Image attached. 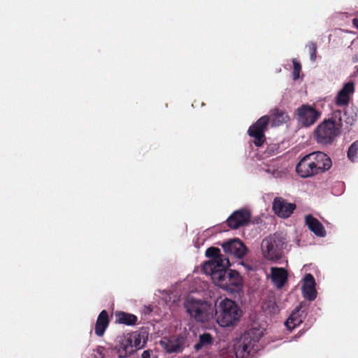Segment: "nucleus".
I'll return each mask as SVG.
<instances>
[{
  "label": "nucleus",
  "mask_w": 358,
  "mask_h": 358,
  "mask_svg": "<svg viewBox=\"0 0 358 358\" xmlns=\"http://www.w3.org/2000/svg\"><path fill=\"white\" fill-rule=\"evenodd\" d=\"M137 317L133 314L118 311L115 313V322L126 325H134L137 322Z\"/></svg>",
  "instance_id": "412c9836"
},
{
  "label": "nucleus",
  "mask_w": 358,
  "mask_h": 358,
  "mask_svg": "<svg viewBox=\"0 0 358 358\" xmlns=\"http://www.w3.org/2000/svg\"><path fill=\"white\" fill-rule=\"evenodd\" d=\"M184 306L190 316L198 322H209L216 315L215 306L201 299L188 296Z\"/></svg>",
  "instance_id": "20e7f679"
},
{
  "label": "nucleus",
  "mask_w": 358,
  "mask_h": 358,
  "mask_svg": "<svg viewBox=\"0 0 358 358\" xmlns=\"http://www.w3.org/2000/svg\"><path fill=\"white\" fill-rule=\"evenodd\" d=\"M287 272L283 268H271V280L278 289H281L287 280Z\"/></svg>",
  "instance_id": "f3484780"
},
{
  "label": "nucleus",
  "mask_w": 358,
  "mask_h": 358,
  "mask_svg": "<svg viewBox=\"0 0 358 358\" xmlns=\"http://www.w3.org/2000/svg\"><path fill=\"white\" fill-rule=\"evenodd\" d=\"M271 115L273 117L272 124L274 126H279L289 120L287 114L278 108L271 110Z\"/></svg>",
  "instance_id": "4be33fe9"
},
{
  "label": "nucleus",
  "mask_w": 358,
  "mask_h": 358,
  "mask_svg": "<svg viewBox=\"0 0 358 358\" xmlns=\"http://www.w3.org/2000/svg\"><path fill=\"white\" fill-rule=\"evenodd\" d=\"M331 166V158L327 154L314 152L301 159L296 166V172L302 178H310L324 173Z\"/></svg>",
  "instance_id": "7ed1b4c3"
},
{
  "label": "nucleus",
  "mask_w": 358,
  "mask_h": 358,
  "mask_svg": "<svg viewBox=\"0 0 358 358\" xmlns=\"http://www.w3.org/2000/svg\"><path fill=\"white\" fill-rule=\"evenodd\" d=\"M253 344L249 338L244 336L242 341L235 347V355L236 358H248L253 349Z\"/></svg>",
  "instance_id": "2eb2a0df"
},
{
  "label": "nucleus",
  "mask_w": 358,
  "mask_h": 358,
  "mask_svg": "<svg viewBox=\"0 0 358 358\" xmlns=\"http://www.w3.org/2000/svg\"><path fill=\"white\" fill-rule=\"evenodd\" d=\"M303 314L301 312L299 307L296 308L289 315L285 322V325L289 329H293L299 326L303 321Z\"/></svg>",
  "instance_id": "aec40b11"
},
{
  "label": "nucleus",
  "mask_w": 358,
  "mask_h": 358,
  "mask_svg": "<svg viewBox=\"0 0 358 358\" xmlns=\"http://www.w3.org/2000/svg\"><path fill=\"white\" fill-rule=\"evenodd\" d=\"M104 352H105L104 348L99 347L96 349V353L99 355V357H97V358H105Z\"/></svg>",
  "instance_id": "7c9ffc66"
},
{
  "label": "nucleus",
  "mask_w": 358,
  "mask_h": 358,
  "mask_svg": "<svg viewBox=\"0 0 358 358\" xmlns=\"http://www.w3.org/2000/svg\"><path fill=\"white\" fill-rule=\"evenodd\" d=\"M242 314V310L234 301L224 299L220 302L218 310H216V321L221 327H231L240 320Z\"/></svg>",
  "instance_id": "39448f33"
},
{
  "label": "nucleus",
  "mask_w": 358,
  "mask_h": 358,
  "mask_svg": "<svg viewBox=\"0 0 358 358\" xmlns=\"http://www.w3.org/2000/svg\"><path fill=\"white\" fill-rule=\"evenodd\" d=\"M316 282L314 276L306 273L301 280V291H316Z\"/></svg>",
  "instance_id": "b1692460"
},
{
  "label": "nucleus",
  "mask_w": 358,
  "mask_h": 358,
  "mask_svg": "<svg viewBox=\"0 0 358 358\" xmlns=\"http://www.w3.org/2000/svg\"><path fill=\"white\" fill-rule=\"evenodd\" d=\"M187 284V282H183V284H182V286H183L182 289H185V285H186Z\"/></svg>",
  "instance_id": "c9c22d12"
},
{
  "label": "nucleus",
  "mask_w": 358,
  "mask_h": 358,
  "mask_svg": "<svg viewBox=\"0 0 358 358\" xmlns=\"http://www.w3.org/2000/svg\"><path fill=\"white\" fill-rule=\"evenodd\" d=\"M343 115L347 116L346 120H345L347 124L352 125L356 121L357 114H354L350 116L348 112L346 111L344 113Z\"/></svg>",
  "instance_id": "c85d7f7f"
},
{
  "label": "nucleus",
  "mask_w": 358,
  "mask_h": 358,
  "mask_svg": "<svg viewBox=\"0 0 358 358\" xmlns=\"http://www.w3.org/2000/svg\"><path fill=\"white\" fill-rule=\"evenodd\" d=\"M205 255L210 259L203 263L202 271L210 275L215 285L225 291H241V276L237 271L228 269L231 265L229 259L221 254L218 248H208Z\"/></svg>",
  "instance_id": "f257e3e1"
},
{
  "label": "nucleus",
  "mask_w": 358,
  "mask_h": 358,
  "mask_svg": "<svg viewBox=\"0 0 358 358\" xmlns=\"http://www.w3.org/2000/svg\"><path fill=\"white\" fill-rule=\"evenodd\" d=\"M117 348L120 357H125L126 356L134 353L133 347L132 345H130L126 334L119 336L117 338Z\"/></svg>",
  "instance_id": "6ab92c4d"
},
{
  "label": "nucleus",
  "mask_w": 358,
  "mask_h": 358,
  "mask_svg": "<svg viewBox=\"0 0 358 358\" xmlns=\"http://www.w3.org/2000/svg\"><path fill=\"white\" fill-rule=\"evenodd\" d=\"M159 344L167 352H178L182 350L185 344V338L182 336H173L164 337Z\"/></svg>",
  "instance_id": "f8f14e48"
},
{
  "label": "nucleus",
  "mask_w": 358,
  "mask_h": 358,
  "mask_svg": "<svg viewBox=\"0 0 358 358\" xmlns=\"http://www.w3.org/2000/svg\"><path fill=\"white\" fill-rule=\"evenodd\" d=\"M296 115L299 122L303 127H309L318 120L321 115V112L310 105L303 104L297 108Z\"/></svg>",
  "instance_id": "6e6552de"
},
{
  "label": "nucleus",
  "mask_w": 358,
  "mask_h": 358,
  "mask_svg": "<svg viewBox=\"0 0 358 358\" xmlns=\"http://www.w3.org/2000/svg\"><path fill=\"white\" fill-rule=\"evenodd\" d=\"M222 246L225 253L238 258L243 257L247 252L245 245L237 238L229 240L223 243Z\"/></svg>",
  "instance_id": "9d476101"
},
{
  "label": "nucleus",
  "mask_w": 358,
  "mask_h": 358,
  "mask_svg": "<svg viewBox=\"0 0 358 358\" xmlns=\"http://www.w3.org/2000/svg\"><path fill=\"white\" fill-rule=\"evenodd\" d=\"M213 338L210 334H203L199 336V342L194 345V348L196 350L201 348L208 346L212 343Z\"/></svg>",
  "instance_id": "393cba45"
},
{
  "label": "nucleus",
  "mask_w": 358,
  "mask_h": 358,
  "mask_svg": "<svg viewBox=\"0 0 358 358\" xmlns=\"http://www.w3.org/2000/svg\"><path fill=\"white\" fill-rule=\"evenodd\" d=\"M358 154V141H355L349 148L348 151V158L354 162Z\"/></svg>",
  "instance_id": "a878e982"
},
{
  "label": "nucleus",
  "mask_w": 358,
  "mask_h": 358,
  "mask_svg": "<svg viewBox=\"0 0 358 358\" xmlns=\"http://www.w3.org/2000/svg\"><path fill=\"white\" fill-rule=\"evenodd\" d=\"M284 237L278 233L271 234L263 239L261 248L265 259L275 262L282 257L283 250L285 248Z\"/></svg>",
  "instance_id": "423d86ee"
},
{
  "label": "nucleus",
  "mask_w": 358,
  "mask_h": 358,
  "mask_svg": "<svg viewBox=\"0 0 358 358\" xmlns=\"http://www.w3.org/2000/svg\"><path fill=\"white\" fill-rule=\"evenodd\" d=\"M151 350H145L141 355V358H150Z\"/></svg>",
  "instance_id": "473e14b6"
},
{
  "label": "nucleus",
  "mask_w": 358,
  "mask_h": 358,
  "mask_svg": "<svg viewBox=\"0 0 358 358\" xmlns=\"http://www.w3.org/2000/svg\"><path fill=\"white\" fill-rule=\"evenodd\" d=\"M251 218L248 210L241 209L234 212L227 219V224L231 229H236L247 224Z\"/></svg>",
  "instance_id": "9b49d317"
},
{
  "label": "nucleus",
  "mask_w": 358,
  "mask_h": 358,
  "mask_svg": "<svg viewBox=\"0 0 358 358\" xmlns=\"http://www.w3.org/2000/svg\"><path fill=\"white\" fill-rule=\"evenodd\" d=\"M280 301L277 300V297L274 292H270L263 299L262 308L266 314L276 313L280 310Z\"/></svg>",
  "instance_id": "4468645a"
},
{
  "label": "nucleus",
  "mask_w": 358,
  "mask_h": 358,
  "mask_svg": "<svg viewBox=\"0 0 358 358\" xmlns=\"http://www.w3.org/2000/svg\"><path fill=\"white\" fill-rule=\"evenodd\" d=\"M109 324L108 314L106 310H102L98 316L95 324V334L98 336H102Z\"/></svg>",
  "instance_id": "a211bd4d"
},
{
  "label": "nucleus",
  "mask_w": 358,
  "mask_h": 358,
  "mask_svg": "<svg viewBox=\"0 0 358 358\" xmlns=\"http://www.w3.org/2000/svg\"><path fill=\"white\" fill-rule=\"evenodd\" d=\"M273 210L280 217H289L296 209V206L294 203L287 202L282 197H275L273 202Z\"/></svg>",
  "instance_id": "1a4fd4ad"
},
{
  "label": "nucleus",
  "mask_w": 358,
  "mask_h": 358,
  "mask_svg": "<svg viewBox=\"0 0 358 358\" xmlns=\"http://www.w3.org/2000/svg\"><path fill=\"white\" fill-rule=\"evenodd\" d=\"M355 92V85L352 82L345 83L338 92L336 97V103L339 106H347L349 103L350 95Z\"/></svg>",
  "instance_id": "ddd939ff"
},
{
  "label": "nucleus",
  "mask_w": 358,
  "mask_h": 358,
  "mask_svg": "<svg viewBox=\"0 0 358 358\" xmlns=\"http://www.w3.org/2000/svg\"><path fill=\"white\" fill-rule=\"evenodd\" d=\"M343 126V113L341 110H336L317 126L313 134L314 138L320 145H331L341 134Z\"/></svg>",
  "instance_id": "f03ea898"
},
{
  "label": "nucleus",
  "mask_w": 358,
  "mask_h": 358,
  "mask_svg": "<svg viewBox=\"0 0 358 358\" xmlns=\"http://www.w3.org/2000/svg\"><path fill=\"white\" fill-rule=\"evenodd\" d=\"M308 49L310 52V60L313 62L315 61L316 59V55H317V45L316 43L314 42H310L308 43Z\"/></svg>",
  "instance_id": "cd10ccee"
},
{
  "label": "nucleus",
  "mask_w": 358,
  "mask_h": 358,
  "mask_svg": "<svg viewBox=\"0 0 358 358\" xmlns=\"http://www.w3.org/2000/svg\"><path fill=\"white\" fill-rule=\"evenodd\" d=\"M306 224L308 229L319 237H324L326 231L322 224L311 215L306 216Z\"/></svg>",
  "instance_id": "dca6fc26"
},
{
  "label": "nucleus",
  "mask_w": 358,
  "mask_h": 358,
  "mask_svg": "<svg viewBox=\"0 0 358 358\" xmlns=\"http://www.w3.org/2000/svg\"><path fill=\"white\" fill-rule=\"evenodd\" d=\"M120 358H122V357H120Z\"/></svg>",
  "instance_id": "e433bc0d"
},
{
  "label": "nucleus",
  "mask_w": 358,
  "mask_h": 358,
  "mask_svg": "<svg viewBox=\"0 0 358 358\" xmlns=\"http://www.w3.org/2000/svg\"><path fill=\"white\" fill-rule=\"evenodd\" d=\"M270 122L268 115H264L253 123L248 130V134L254 138L253 143L257 147H262L266 141L265 132Z\"/></svg>",
  "instance_id": "0eeeda50"
},
{
  "label": "nucleus",
  "mask_w": 358,
  "mask_h": 358,
  "mask_svg": "<svg viewBox=\"0 0 358 358\" xmlns=\"http://www.w3.org/2000/svg\"><path fill=\"white\" fill-rule=\"evenodd\" d=\"M293 71H292V77L294 80H296L299 78V73L301 70V64L296 61V59H293Z\"/></svg>",
  "instance_id": "bb28decb"
},
{
  "label": "nucleus",
  "mask_w": 358,
  "mask_h": 358,
  "mask_svg": "<svg viewBox=\"0 0 358 358\" xmlns=\"http://www.w3.org/2000/svg\"><path fill=\"white\" fill-rule=\"evenodd\" d=\"M303 295L305 299L311 301L317 297V292H303Z\"/></svg>",
  "instance_id": "c756f323"
},
{
  "label": "nucleus",
  "mask_w": 358,
  "mask_h": 358,
  "mask_svg": "<svg viewBox=\"0 0 358 358\" xmlns=\"http://www.w3.org/2000/svg\"><path fill=\"white\" fill-rule=\"evenodd\" d=\"M126 334L127 339L129 340L130 345H133V338H132L131 333H128V334ZM132 347L134 349V352H135L136 351V347H134V346H132Z\"/></svg>",
  "instance_id": "2f4dec72"
},
{
  "label": "nucleus",
  "mask_w": 358,
  "mask_h": 358,
  "mask_svg": "<svg viewBox=\"0 0 358 358\" xmlns=\"http://www.w3.org/2000/svg\"><path fill=\"white\" fill-rule=\"evenodd\" d=\"M189 291L194 292V291H199V290H198V289H197V288H196V287H192V289H189Z\"/></svg>",
  "instance_id": "f704fd0d"
},
{
  "label": "nucleus",
  "mask_w": 358,
  "mask_h": 358,
  "mask_svg": "<svg viewBox=\"0 0 358 358\" xmlns=\"http://www.w3.org/2000/svg\"><path fill=\"white\" fill-rule=\"evenodd\" d=\"M352 24L358 29V18H354L352 20Z\"/></svg>",
  "instance_id": "72a5a7b5"
},
{
  "label": "nucleus",
  "mask_w": 358,
  "mask_h": 358,
  "mask_svg": "<svg viewBox=\"0 0 358 358\" xmlns=\"http://www.w3.org/2000/svg\"><path fill=\"white\" fill-rule=\"evenodd\" d=\"M131 335L133 338V346L136 347V351L143 348L148 341L147 334L134 331L131 333Z\"/></svg>",
  "instance_id": "5701e85b"
}]
</instances>
